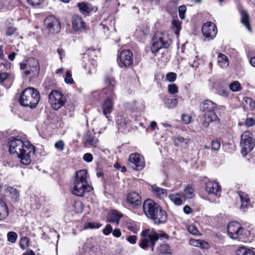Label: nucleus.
Wrapping results in <instances>:
<instances>
[{"label":"nucleus","instance_id":"bf43d9fd","mask_svg":"<svg viewBox=\"0 0 255 255\" xmlns=\"http://www.w3.org/2000/svg\"><path fill=\"white\" fill-rule=\"evenodd\" d=\"M127 240L131 244L134 245L136 243L137 237L134 235H131L127 238Z\"/></svg>","mask_w":255,"mask_h":255},{"label":"nucleus","instance_id":"bb28decb","mask_svg":"<svg viewBox=\"0 0 255 255\" xmlns=\"http://www.w3.org/2000/svg\"><path fill=\"white\" fill-rule=\"evenodd\" d=\"M242 104L245 111H251L255 108V101L250 97L244 98Z\"/></svg>","mask_w":255,"mask_h":255},{"label":"nucleus","instance_id":"0eeeda50","mask_svg":"<svg viewBox=\"0 0 255 255\" xmlns=\"http://www.w3.org/2000/svg\"><path fill=\"white\" fill-rule=\"evenodd\" d=\"M152 42L151 51L155 55L159 49L168 48L171 44V40L166 34L159 32L155 34Z\"/></svg>","mask_w":255,"mask_h":255},{"label":"nucleus","instance_id":"8fccbe9b","mask_svg":"<svg viewBox=\"0 0 255 255\" xmlns=\"http://www.w3.org/2000/svg\"><path fill=\"white\" fill-rule=\"evenodd\" d=\"M179 15L180 18L184 19L185 18V13L186 11V7L184 5H182L178 8Z\"/></svg>","mask_w":255,"mask_h":255},{"label":"nucleus","instance_id":"58836bf2","mask_svg":"<svg viewBox=\"0 0 255 255\" xmlns=\"http://www.w3.org/2000/svg\"><path fill=\"white\" fill-rule=\"evenodd\" d=\"M86 141L92 146H94L97 143V140L94 138V136L90 133L88 132L85 135Z\"/></svg>","mask_w":255,"mask_h":255},{"label":"nucleus","instance_id":"2eb2a0df","mask_svg":"<svg viewBox=\"0 0 255 255\" xmlns=\"http://www.w3.org/2000/svg\"><path fill=\"white\" fill-rule=\"evenodd\" d=\"M202 31L205 37L212 39L217 34V28L214 23L209 22L203 25Z\"/></svg>","mask_w":255,"mask_h":255},{"label":"nucleus","instance_id":"4c0bfd02","mask_svg":"<svg viewBox=\"0 0 255 255\" xmlns=\"http://www.w3.org/2000/svg\"><path fill=\"white\" fill-rule=\"evenodd\" d=\"M158 254H171L170 247L167 245H161L158 248Z\"/></svg>","mask_w":255,"mask_h":255},{"label":"nucleus","instance_id":"4468645a","mask_svg":"<svg viewBox=\"0 0 255 255\" xmlns=\"http://www.w3.org/2000/svg\"><path fill=\"white\" fill-rule=\"evenodd\" d=\"M160 207L153 200L151 199L146 200L143 204V210L146 216L151 218L153 216V214L159 210Z\"/></svg>","mask_w":255,"mask_h":255},{"label":"nucleus","instance_id":"69168bd1","mask_svg":"<svg viewBox=\"0 0 255 255\" xmlns=\"http://www.w3.org/2000/svg\"><path fill=\"white\" fill-rule=\"evenodd\" d=\"M16 31V29L12 26H10L7 28L6 30V34L7 35L10 36L12 34H13Z\"/></svg>","mask_w":255,"mask_h":255},{"label":"nucleus","instance_id":"0e129e2a","mask_svg":"<svg viewBox=\"0 0 255 255\" xmlns=\"http://www.w3.org/2000/svg\"><path fill=\"white\" fill-rule=\"evenodd\" d=\"M182 121L186 124H188L191 122V117L186 114H183L182 116Z\"/></svg>","mask_w":255,"mask_h":255},{"label":"nucleus","instance_id":"6e6552de","mask_svg":"<svg viewBox=\"0 0 255 255\" xmlns=\"http://www.w3.org/2000/svg\"><path fill=\"white\" fill-rule=\"evenodd\" d=\"M240 145L242 148L241 153L243 156L247 155L254 148L255 145V140L253 138V134L246 131L241 136Z\"/></svg>","mask_w":255,"mask_h":255},{"label":"nucleus","instance_id":"f704fd0d","mask_svg":"<svg viewBox=\"0 0 255 255\" xmlns=\"http://www.w3.org/2000/svg\"><path fill=\"white\" fill-rule=\"evenodd\" d=\"M178 100L177 98L166 99L164 101V104L166 107L168 108H174L178 104Z\"/></svg>","mask_w":255,"mask_h":255},{"label":"nucleus","instance_id":"a878e982","mask_svg":"<svg viewBox=\"0 0 255 255\" xmlns=\"http://www.w3.org/2000/svg\"><path fill=\"white\" fill-rule=\"evenodd\" d=\"M168 197L170 200L176 206H180L184 202L182 195L179 193L169 194Z\"/></svg>","mask_w":255,"mask_h":255},{"label":"nucleus","instance_id":"603ef678","mask_svg":"<svg viewBox=\"0 0 255 255\" xmlns=\"http://www.w3.org/2000/svg\"><path fill=\"white\" fill-rule=\"evenodd\" d=\"M101 226V225L100 224L97 223H88L85 225L84 229H97L100 228Z\"/></svg>","mask_w":255,"mask_h":255},{"label":"nucleus","instance_id":"9b49d317","mask_svg":"<svg viewBox=\"0 0 255 255\" xmlns=\"http://www.w3.org/2000/svg\"><path fill=\"white\" fill-rule=\"evenodd\" d=\"M128 165L133 170H140L144 168L145 163L141 155L138 153H133L129 155Z\"/></svg>","mask_w":255,"mask_h":255},{"label":"nucleus","instance_id":"4d7b16f0","mask_svg":"<svg viewBox=\"0 0 255 255\" xmlns=\"http://www.w3.org/2000/svg\"><path fill=\"white\" fill-rule=\"evenodd\" d=\"M188 231L190 233L194 235H198V230L197 228L193 225H191L188 227Z\"/></svg>","mask_w":255,"mask_h":255},{"label":"nucleus","instance_id":"79ce46f5","mask_svg":"<svg viewBox=\"0 0 255 255\" xmlns=\"http://www.w3.org/2000/svg\"><path fill=\"white\" fill-rule=\"evenodd\" d=\"M172 23L175 33L176 35L178 36L179 34V32L181 29V23L177 20H174Z\"/></svg>","mask_w":255,"mask_h":255},{"label":"nucleus","instance_id":"37998d69","mask_svg":"<svg viewBox=\"0 0 255 255\" xmlns=\"http://www.w3.org/2000/svg\"><path fill=\"white\" fill-rule=\"evenodd\" d=\"M64 81L67 84H73L74 83V81L72 77V74L69 70L66 72V77L64 79Z\"/></svg>","mask_w":255,"mask_h":255},{"label":"nucleus","instance_id":"a18cd8bd","mask_svg":"<svg viewBox=\"0 0 255 255\" xmlns=\"http://www.w3.org/2000/svg\"><path fill=\"white\" fill-rule=\"evenodd\" d=\"M97 65L90 63L85 65V69H88V74H92L96 71Z\"/></svg>","mask_w":255,"mask_h":255},{"label":"nucleus","instance_id":"864d4df0","mask_svg":"<svg viewBox=\"0 0 255 255\" xmlns=\"http://www.w3.org/2000/svg\"><path fill=\"white\" fill-rule=\"evenodd\" d=\"M221 146L220 142L217 140H213L211 143L212 149L214 151H218Z\"/></svg>","mask_w":255,"mask_h":255},{"label":"nucleus","instance_id":"7c9ffc66","mask_svg":"<svg viewBox=\"0 0 255 255\" xmlns=\"http://www.w3.org/2000/svg\"><path fill=\"white\" fill-rule=\"evenodd\" d=\"M181 195L184 201L187 199H192L195 196L194 189L191 186L188 185L184 189Z\"/></svg>","mask_w":255,"mask_h":255},{"label":"nucleus","instance_id":"412c9836","mask_svg":"<svg viewBox=\"0 0 255 255\" xmlns=\"http://www.w3.org/2000/svg\"><path fill=\"white\" fill-rule=\"evenodd\" d=\"M72 23L73 28L75 31H78L81 29H85V23L79 15H75L73 16Z\"/></svg>","mask_w":255,"mask_h":255},{"label":"nucleus","instance_id":"3c124183","mask_svg":"<svg viewBox=\"0 0 255 255\" xmlns=\"http://www.w3.org/2000/svg\"><path fill=\"white\" fill-rule=\"evenodd\" d=\"M166 79L170 82H173L176 79V74L174 72H169L166 75Z\"/></svg>","mask_w":255,"mask_h":255},{"label":"nucleus","instance_id":"20e7f679","mask_svg":"<svg viewBox=\"0 0 255 255\" xmlns=\"http://www.w3.org/2000/svg\"><path fill=\"white\" fill-rule=\"evenodd\" d=\"M40 100L39 92L34 88L28 87L21 93L19 102L20 104L31 109L35 108Z\"/></svg>","mask_w":255,"mask_h":255},{"label":"nucleus","instance_id":"2f4dec72","mask_svg":"<svg viewBox=\"0 0 255 255\" xmlns=\"http://www.w3.org/2000/svg\"><path fill=\"white\" fill-rule=\"evenodd\" d=\"M126 226L127 229L132 232L133 233H137L139 230V224L133 221H129L126 223Z\"/></svg>","mask_w":255,"mask_h":255},{"label":"nucleus","instance_id":"a211bd4d","mask_svg":"<svg viewBox=\"0 0 255 255\" xmlns=\"http://www.w3.org/2000/svg\"><path fill=\"white\" fill-rule=\"evenodd\" d=\"M150 219L154 221L155 224H159L164 223L167 220L166 213L160 207L159 210H158V211H156L155 214H153V216H152Z\"/></svg>","mask_w":255,"mask_h":255},{"label":"nucleus","instance_id":"f8f14e48","mask_svg":"<svg viewBox=\"0 0 255 255\" xmlns=\"http://www.w3.org/2000/svg\"><path fill=\"white\" fill-rule=\"evenodd\" d=\"M118 63L121 67H127L133 63V54L129 49L123 50L118 55Z\"/></svg>","mask_w":255,"mask_h":255},{"label":"nucleus","instance_id":"dca6fc26","mask_svg":"<svg viewBox=\"0 0 255 255\" xmlns=\"http://www.w3.org/2000/svg\"><path fill=\"white\" fill-rule=\"evenodd\" d=\"M205 190L209 194L219 197L221 193V187L219 183L215 181H208L205 184Z\"/></svg>","mask_w":255,"mask_h":255},{"label":"nucleus","instance_id":"a19ab883","mask_svg":"<svg viewBox=\"0 0 255 255\" xmlns=\"http://www.w3.org/2000/svg\"><path fill=\"white\" fill-rule=\"evenodd\" d=\"M84 205L80 201H76L74 205L75 211L77 213H81L83 212L84 209Z\"/></svg>","mask_w":255,"mask_h":255},{"label":"nucleus","instance_id":"72a5a7b5","mask_svg":"<svg viewBox=\"0 0 255 255\" xmlns=\"http://www.w3.org/2000/svg\"><path fill=\"white\" fill-rule=\"evenodd\" d=\"M237 253L238 255H255L252 250L244 247L239 248Z\"/></svg>","mask_w":255,"mask_h":255},{"label":"nucleus","instance_id":"e2e57ef3","mask_svg":"<svg viewBox=\"0 0 255 255\" xmlns=\"http://www.w3.org/2000/svg\"><path fill=\"white\" fill-rule=\"evenodd\" d=\"M44 0H27V2L33 6L40 5Z\"/></svg>","mask_w":255,"mask_h":255},{"label":"nucleus","instance_id":"338daca9","mask_svg":"<svg viewBox=\"0 0 255 255\" xmlns=\"http://www.w3.org/2000/svg\"><path fill=\"white\" fill-rule=\"evenodd\" d=\"M200 240H196L194 239H191L189 240V244L191 246L198 247Z\"/></svg>","mask_w":255,"mask_h":255},{"label":"nucleus","instance_id":"423d86ee","mask_svg":"<svg viewBox=\"0 0 255 255\" xmlns=\"http://www.w3.org/2000/svg\"><path fill=\"white\" fill-rule=\"evenodd\" d=\"M227 232L230 238L234 240H241L250 235V231L236 221L231 222L228 224Z\"/></svg>","mask_w":255,"mask_h":255},{"label":"nucleus","instance_id":"5701e85b","mask_svg":"<svg viewBox=\"0 0 255 255\" xmlns=\"http://www.w3.org/2000/svg\"><path fill=\"white\" fill-rule=\"evenodd\" d=\"M173 141L176 146L186 148L188 147L190 140L189 138H184L180 136H177L173 138Z\"/></svg>","mask_w":255,"mask_h":255},{"label":"nucleus","instance_id":"f257e3e1","mask_svg":"<svg viewBox=\"0 0 255 255\" xmlns=\"http://www.w3.org/2000/svg\"><path fill=\"white\" fill-rule=\"evenodd\" d=\"M9 151L15 154L24 165H28L31 162V156L35 153V148L29 143H24L22 140L12 138L8 142Z\"/></svg>","mask_w":255,"mask_h":255},{"label":"nucleus","instance_id":"774afa93","mask_svg":"<svg viewBox=\"0 0 255 255\" xmlns=\"http://www.w3.org/2000/svg\"><path fill=\"white\" fill-rule=\"evenodd\" d=\"M183 211L186 214H189L193 212L192 208L188 205H186L183 208Z\"/></svg>","mask_w":255,"mask_h":255},{"label":"nucleus","instance_id":"aec40b11","mask_svg":"<svg viewBox=\"0 0 255 255\" xmlns=\"http://www.w3.org/2000/svg\"><path fill=\"white\" fill-rule=\"evenodd\" d=\"M238 9L241 15L242 23L246 26L248 31H251V28L249 21L250 17L248 12L243 8L242 6H239Z\"/></svg>","mask_w":255,"mask_h":255},{"label":"nucleus","instance_id":"7ed1b4c3","mask_svg":"<svg viewBox=\"0 0 255 255\" xmlns=\"http://www.w3.org/2000/svg\"><path fill=\"white\" fill-rule=\"evenodd\" d=\"M141 239L139 242V246L143 249H146L150 248L153 250L156 242L159 238H168V235L163 232L157 233L155 230L151 229L143 230L140 234Z\"/></svg>","mask_w":255,"mask_h":255},{"label":"nucleus","instance_id":"39448f33","mask_svg":"<svg viewBox=\"0 0 255 255\" xmlns=\"http://www.w3.org/2000/svg\"><path fill=\"white\" fill-rule=\"evenodd\" d=\"M216 108V104L211 101L205 100L202 103L201 109L204 113L201 118L203 127L207 128L210 123L219 121V119L215 112Z\"/></svg>","mask_w":255,"mask_h":255},{"label":"nucleus","instance_id":"c756f323","mask_svg":"<svg viewBox=\"0 0 255 255\" xmlns=\"http://www.w3.org/2000/svg\"><path fill=\"white\" fill-rule=\"evenodd\" d=\"M217 61L218 65L222 68H226L229 65V60L228 57L221 53L218 54Z\"/></svg>","mask_w":255,"mask_h":255},{"label":"nucleus","instance_id":"de8ad7c7","mask_svg":"<svg viewBox=\"0 0 255 255\" xmlns=\"http://www.w3.org/2000/svg\"><path fill=\"white\" fill-rule=\"evenodd\" d=\"M54 146L58 151H62L64 150L65 144L63 140H60L55 143Z\"/></svg>","mask_w":255,"mask_h":255},{"label":"nucleus","instance_id":"cd10ccee","mask_svg":"<svg viewBox=\"0 0 255 255\" xmlns=\"http://www.w3.org/2000/svg\"><path fill=\"white\" fill-rule=\"evenodd\" d=\"M9 215V210L6 203L0 200V221H4Z\"/></svg>","mask_w":255,"mask_h":255},{"label":"nucleus","instance_id":"13d9d810","mask_svg":"<svg viewBox=\"0 0 255 255\" xmlns=\"http://www.w3.org/2000/svg\"><path fill=\"white\" fill-rule=\"evenodd\" d=\"M83 159L84 161L87 162H90L92 161L93 157V155L91 153H87L84 155Z\"/></svg>","mask_w":255,"mask_h":255},{"label":"nucleus","instance_id":"052dcab7","mask_svg":"<svg viewBox=\"0 0 255 255\" xmlns=\"http://www.w3.org/2000/svg\"><path fill=\"white\" fill-rule=\"evenodd\" d=\"M9 74L6 72H0V83L5 81L8 77Z\"/></svg>","mask_w":255,"mask_h":255},{"label":"nucleus","instance_id":"393cba45","mask_svg":"<svg viewBox=\"0 0 255 255\" xmlns=\"http://www.w3.org/2000/svg\"><path fill=\"white\" fill-rule=\"evenodd\" d=\"M152 193L159 199H164L167 196V191L165 189L160 188L156 185H151Z\"/></svg>","mask_w":255,"mask_h":255},{"label":"nucleus","instance_id":"49530a36","mask_svg":"<svg viewBox=\"0 0 255 255\" xmlns=\"http://www.w3.org/2000/svg\"><path fill=\"white\" fill-rule=\"evenodd\" d=\"M29 246V240L27 237H23L21 238L20 241V246L24 250Z\"/></svg>","mask_w":255,"mask_h":255},{"label":"nucleus","instance_id":"e433bc0d","mask_svg":"<svg viewBox=\"0 0 255 255\" xmlns=\"http://www.w3.org/2000/svg\"><path fill=\"white\" fill-rule=\"evenodd\" d=\"M105 83L107 86V88L111 91H113L115 85V80L114 78L108 77L105 79Z\"/></svg>","mask_w":255,"mask_h":255},{"label":"nucleus","instance_id":"5fc2aeb1","mask_svg":"<svg viewBox=\"0 0 255 255\" xmlns=\"http://www.w3.org/2000/svg\"><path fill=\"white\" fill-rule=\"evenodd\" d=\"M198 247L202 249H208L210 248V245L207 242L200 240Z\"/></svg>","mask_w":255,"mask_h":255},{"label":"nucleus","instance_id":"c85d7f7f","mask_svg":"<svg viewBox=\"0 0 255 255\" xmlns=\"http://www.w3.org/2000/svg\"><path fill=\"white\" fill-rule=\"evenodd\" d=\"M4 194L6 196L15 200L18 197L19 193L17 189L9 186H5Z\"/></svg>","mask_w":255,"mask_h":255},{"label":"nucleus","instance_id":"473e14b6","mask_svg":"<svg viewBox=\"0 0 255 255\" xmlns=\"http://www.w3.org/2000/svg\"><path fill=\"white\" fill-rule=\"evenodd\" d=\"M78 6L81 12L84 14H87L92 10L91 6L85 2L79 3Z\"/></svg>","mask_w":255,"mask_h":255},{"label":"nucleus","instance_id":"9d476101","mask_svg":"<svg viewBox=\"0 0 255 255\" xmlns=\"http://www.w3.org/2000/svg\"><path fill=\"white\" fill-rule=\"evenodd\" d=\"M49 102L52 108L57 110L64 105L66 102L65 97L59 91L52 90L49 95Z\"/></svg>","mask_w":255,"mask_h":255},{"label":"nucleus","instance_id":"6e6d98bb","mask_svg":"<svg viewBox=\"0 0 255 255\" xmlns=\"http://www.w3.org/2000/svg\"><path fill=\"white\" fill-rule=\"evenodd\" d=\"M245 125L247 127H251L255 125V121L252 118H247L245 122Z\"/></svg>","mask_w":255,"mask_h":255},{"label":"nucleus","instance_id":"680f3d73","mask_svg":"<svg viewBox=\"0 0 255 255\" xmlns=\"http://www.w3.org/2000/svg\"><path fill=\"white\" fill-rule=\"evenodd\" d=\"M112 231L113 229L112 226L108 224L103 230V233L105 235H108L112 232Z\"/></svg>","mask_w":255,"mask_h":255},{"label":"nucleus","instance_id":"ea45409f","mask_svg":"<svg viewBox=\"0 0 255 255\" xmlns=\"http://www.w3.org/2000/svg\"><path fill=\"white\" fill-rule=\"evenodd\" d=\"M7 241L11 243H14L17 238V235L15 232H9L7 234Z\"/></svg>","mask_w":255,"mask_h":255},{"label":"nucleus","instance_id":"09e8293b","mask_svg":"<svg viewBox=\"0 0 255 255\" xmlns=\"http://www.w3.org/2000/svg\"><path fill=\"white\" fill-rule=\"evenodd\" d=\"M117 124L121 127H124L126 125V122L125 118L121 115L117 117Z\"/></svg>","mask_w":255,"mask_h":255},{"label":"nucleus","instance_id":"6ab92c4d","mask_svg":"<svg viewBox=\"0 0 255 255\" xmlns=\"http://www.w3.org/2000/svg\"><path fill=\"white\" fill-rule=\"evenodd\" d=\"M127 201L128 204L132 206H137L141 204V197L139 194L136 192L129 193L127 198Z\"/></svg>","mask_w":255,"mask_h":255},{"label":"nucleus","instance_id":"4be33fe9","mask_svg":"<svg viewBox=\"0 0 255 255\" xmlns=\"http://www.w3.org/2000/svg\"><path fill=\"white\" fill-rule=\"evenodd\" d=\"M123 215L119 211L114 210L110 212L108 214L107 220L112 223L118 225L119 224V221L122 218Z\"/></svg>","mask_w":255,"mask_h":255},{"label":"nucleus","instance_id":"c03bdc74","mask_svg":"<svg viewBox=\"0 0 255 255\" xmlns=\"http://www.w3.org/2000/svg\"><path fill=\"white\" fill-rule=\"evenodd\" d=\"M168 92L171 94H175L178 92V88L175 84H169L168 86Z\"/></svg>","mask_w":255,"mask_h":255},{"label":"nucleus","instance_id":"f03ea898","mask_svg":"<svg viewBox=\"0 0 255 255\" xmlns=\"http://www.w3.org/2000/svg\"><path fill=\"white\" fill-rule=\"evenodd\" d=\"M71 188L72 193L79 197L84 196L86 193L93 189L92 187L88 183L87 172L86 170H81L76 172Z\"/></svg>","mask_w":255,"mask_h":255},{"label":"nucleus","instance_id":"c9c22d12","mask_svg":"<svg viewBox=\"0 0 255 255\" xmlns=\"http://www.w3.org/2000/svg\"><path fill=\"white\" fill-rule=\"evenodd\" d=\"M229 88L230 89L234 92L240 91L242 89V86L240 83L237 81L232 82L229 85Z\"/></svg>","mask_w":255,"mask_h":255},{"label":"nucleus","instance_id":"ddd939ff","mask_svg":"<svg viewBox=\"0 0 255 255\" xmlns=\"http://www.w3.org/2000/svg\"><path fill=\"white\" fill-rule=\"evenodd\" d=\"M44 24L51 33H56L60 31L61 25L59 20L53 15L47 16L44 20Z\"/></svg>","mask_w":255,"mask_h":255},{"label":"nucleus","instance_id":"b1692460","mask_svg":"<svg viewBox=\"0 0 255 255\" xmlns=\"http://www.w3.org/2000/svg\"><path fill=\"white\" fill-rule=\"evenodd\" d=\"M238 194L241 202L240 209L245 211L251 206L250 200L246 193L240 191L238 192Z\"/></svg>","mask_w":255,"mask_h":255},{"label":"nucleus","instance_id":"f3484780","mask_svg":"<svg viewBox=\"0 0 255 255\" xmlns=\"http://www.w3.org/2000/svg\"><path fill=\"white\" fill-rule=\"evenodd\" d=\"M114 107V102L112 98H107L102 105V109L104 115L109 118V115L112 112Z\"/></svg>","mask_w":255,"mask_h":255},{"label":"nucleus","instance_id":"1a4fd4ad","mask_svg":"<svg viewBox=\"0 0 255 255\" xmlns=\"http://www.w3.org/2000/svg\"><path fill=\"white\" fill-rule=\"evenodd\" d=\"M20 68L24 70L26 75L32 74L36 75L39 71V65L38 60L34 58H28L25 63L20 64Z\"/></svg>","mask_w":255,"mask_h":255}]
</instances>
